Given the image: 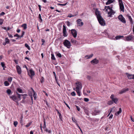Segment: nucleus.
Wrapping results in <instances>:
<instances>
[{"instance_id":"7c9ffc66","label":"nucleus","mask_w":134,"mask_h":134,"mask_svg":"<svg viewBox=\"0 0 134 134\" xmlns=\"http://www.w3.org/2000/svg\"><path fill=\"white\" fill-rule=\"evenodd\" d=\"M25 47L27 48L29 50H30V47L29 46V45L27 44H25Z\"/></svg>"},{"instance_id":"5fc2aeb1","label":"nucleus","mask_w":134,"mask_h":134,"mask_svg":"<svg viewBox=\"0 0 134 134\" xmlns=\"http://www.w3.org/2000/svg\"><path fill=\"white\" fill-rule=\"evenodd\" d=\"M84 100L86 102H88L89 101V99L88 98H84Z\"/></svg>"},{"instance_id":"f3484780","label":"nucleus","mask_w":134,"mask_h":134,"mask_svg":"<svg viewBox=\"0 0 134 134\" xmlns=\"http://www.w3.org/2000/svg\"><path fill=\"white\" fill-rule=\"evenodd\" d=\"M129 90V89L128 88H123L119 92V93L122 94L124 93H125L126 91H128Z\"/></svg>"},{"instance_id":"9d476101","label":"nucleus","mask_w":134,"mask_h":134,"mask_svg":"<svg viewBox=\"0 0 134 134\" xmlns=\"http://www.w3.org/2000/svg\"><path fill=\"white\" fill-rule=\"evenodd\" d=\"M81 21L82 20L80 19H79L76 20V22L78 26H82L83 25V23Z\"/></svg>"},{"instance_id":"39448f33","label":"nucleus","mask_w":134,"mask_h":134,"mask_svg":"<svg viewBox=\"0 0 134 134\" xmlns=\"http://www.w3.org/2000/svg\"><path fill=\"white\" fill-rule=\"evenodd\" d=\"M28 75L30 77L31 79H32L33 76L35 75V73L32 69H30L28 72Z\"/></svg>"},{"instance_id":"0eeeda50","label":"nucleus","mask_w":134,"mask_h":134,"mask_svg":"<svg viewBox=\"0 0 134 134\" xmlns=\"http://www.w3.org/2000/svg\"><path fill=\"white\" fill-rule=\"evenodd\" d=\"M9 98L13 100L15 102L17 103H18V100L17 97L15 95H13L10 96Z\"/></svg>"},{"instance_id":"3c124183","label":"nucleus","mask_w":134,"mask_h":134,"mask_svg":"<svg viewBox=\"0 0 134 134\" xmlns=\"http://www.w3.org/2000/svg\"><path fill=\"white\" fill-rule=\"evenodd\" d=\"M44 79L43 77H42L41 79L40 80V82L41 83H43L44 81Z\"/></svg>"},{"instance_id":"0e129e2a","label":"nucleus","mask_w":134,"mask_h":134,"mask_svg":"<svg viewBox=\"0 0 134 134\" xmlns=\"http://www.w3.org/2000/svg\"><path fill=\"white\" fill-rule=\"evenodd\" d=\"M59 118L61 120H62V116L61 114L59 115Z\"/></svg>"},{"instance_id":"a211bd4d","label":"nucleus","mask_w":134,"mask_h":134,"mask_svg":"<svg viewBox=\"0 0 134 134\" xmlns=\"http://www.w3.org/2000/svg\"><path fill=\"white\" fill-rule=\"evenodd\" d=\"M126 16L128 18L129 20H130V23L132 25L133 24V22L132 19L131 18V16H130L129 15L127 14L126 15Z\"/></svg>"},{"instance_id":"a18cd8bd","label":"nucleus","mask_w":134,"mask_h":134,"mask_svg":"<svg viewBox=\"0 0 134 134\" xmlns=\"http://www.w3.org/2000/svg\"><path fill=\"white\" fill-rule=\"evenodd\" d=\"M72 121L75 122V123H76L77 122V121H76V120L75 118H74V117H72Z\"/></svg>"},{"instance_id":"2f4dec72","label":"nucleus","mask_w":134,"mask_h":134,"mask_svg":"<svg viewBox=\"0 0 134 134\" xmlns=\"http://www.w3.org/2000/svg\"><path fill=\"white\" fill-rule=\"evenodd\" d=\"M32 122H31L28 123L26 125H25V126L27 127H29L31 125Z\"/></svg>"},{"instance_id":"473e14b6","label":"nucleus","mask_w":134,"mask_h":134,"mask_svg":"<svg viewBox=\"0 0 134 134\" xmlns=\"http://www.w3.org/2000/svg\"><path fill=\"white\" fill-rule=\"evenodd\" d=\"M9 83L7 81H5L4 82V85L5 86H7L9 85Z\"/></svg>"},{"instance_id":"6ab92c4d","label":"nucleus","mask_w":134,"mask_h":134,"mask_svg":"<svg viewBox=\"0 0 134 134\" xmlns=\"http://www.w3.org/2000/svg\"><path fill=\"white\" fill-rule=\"evenodd\" d=\"M100 111L98 110L95 109L94 111L92 113V114L93 115H96L97 114L99 113Z\"/></svg>"},{"instance_id":"09e8293b","label":"nucleus","mask_w":134,"mask_h":134,"mask_svg":"<svg viewBox=\"0 0 134 134\" xmlns=\"http://www.w3.org/2000/svg\"><path fill=\"white\" fill-rule=\"evenodd\" d=\"M87 78L88 80H90L91 79V77L89 75H87Z\"/></svg>"},{"instance_id":"1a4fd4ad","label":"nucleus","mask_w":134,"mask_h":134,"mask_svg":"<svg viewBox=\"0 0 134 134\" xmlns=\"http://www.w3.org/2000/svg\"><path fill=\"white\" fill-rule=\"evenodd\" d=\"M71 33L74 38H76L77 37V31L74 29H72L71 30Z\"/></svg>"},{"instance_id":"8fccbe9b","label":"nucleus","mask_w":134,"mask_h":134,"mask_svg":"<svg viewBox=\"0 0 134 134\" xmlns=\"http://www.w3.org/2000/svg\"><path fill=\"white\" fill-rule=\"evenodd\" d=\"M71 94L72 96H75L76 95V93L74 91L72 92L71 93Z\"/></svg>"},{"instance_id":"58836bf2","label":"nucleus","mask_w":134,"mask_h":134,"mask_svg":"<svg viewBox=\"0 0 134 134\" xmlns=\"http://www.w3.org/2000/svg\"><path fill=\"white\" fill-rule=\"evenodd\" d=\"M5 42L7 43H9V40L8 38H6L5 39Z\"/></svg>"},{"instance_id":"423d86ee","label":"nucleus","mask_w":134,"mask_h":134,"mask_svg":"<svg viewBox=\"0 0 134 134\" xmlns=\"http://www.w3.org/2000/svg\"><path fill=\"white\" fill-rule=\"evenodd\" d=\"M118 18L123 23H126V20L125 18L123 17L122 15L121 14L119 15Z\"/></svg>"},{"instance_id":"c03bdc74","label":"nucleus","mask_w":134,"mask_h":134,"mask_svg":"<svg viewBox=\"0 0 134 134\" xmlns=\"http://www.w3.org/2000/svg\"><path fill=\"white\" fill-rule=\"evenodd\" d=\"M18 122L17 121L14 122V125L15 127H16L18 125Z\"/></svg>"},{"instance_id":"f03ea898","label":"nucleus","mask_w":134,"mask_h":134,"mask_svg":"<svg viewBox=\"0 0 134 134\" xmlns=\"http://www.w3.org/2000/svg\"><path fill=\"white\" fill-rule=\"evenodd\" d=\"M63 43L64 46L68 48H70L71 44L68 40H65Z\"/></svg>"},{"instance_id":"aec40b11","label":"nucleus","mask_w":134,"mask_h":134,"mask_svg":"<svg viewBox=\"0 0 134 134\" xmlns=\"http://www.w3.org/2000/svg\"><path fill=\"white\" fill-rule=\"evenodd\" d=\"M114 0H108L105 4L107 5L112 3L114 2Z\"/></svg>"},{"instance_id":"052dcab7","label":"nucleus","mask_w":134,"mask_h":134,"mask_svg":"<svg viewBox=\"0 0 134 134\" xmlns=\"http://www.w3.org/2000/svg\"><path fill=\"white\" fill-rule=\"evenodd\" d=\"M8 34L10 38H12L13 37V36L12 35H11L10 34H9L8 33Z\"/></svg>"},{"instance_id":"4d7b16f0","label":"nucleus","mask_w":134,"mask_h":134,"mask_svg":"<svg viewBox=\"0 0 134 134\" xmlns=\"http://www.w3.org/2000/svg\"><path fill=\"white\" fill-rule=\"evenodd\" d=\"M24 34H25V32L24 31H23V32H22V34L21 35V36H20V37H23L24 35Z\"/></svg>"},{"instance_id":"5701e85b","label":"nucleus","mask_w":134,"mask_h":134,"mask_svg":"<svg viewBox=\"0 0 134 134\" xmlns=\"http://www.w3.org/2000/svg\"><path fill=\"white\" fill-rule=\"evenodd\" d=\"M6 92L8 95H10L11 94L12 92L10 89H8L6 91Z\"/></svg>"},{"instance_id":"680f3d73","label":"nucleus","mask_w":134,"mask_h":134,"mask_svg":"<svg viewBox=\"0 0 134 134\" xmlns=\"http://www.w3.org/2000/svg\"><path fill=\"white\" fill-rule=\"evenodd\" d=\"M85 111L86 113V114H87V115H88V111L87 110L85 109Z\"/></svg>"},{"instance_id":"338daca9","label":"nucleus","mask_w":134,"mask_h":134,"mask_svg":"<svg viewBox=\"0 0 134 134\" xmlns=\"http://www.w3.org/2000/svg\"><path fill=\"white\" fill-rule=\"evenodd\" d=\"M53 73L54 75V76L55 77V78H56V74H55V72L54 71H53Z\"/></svg>"},{"instance_id":"ddd939ff","label":"nucleus","mask_w":134,"mask_h":134,"mask_svg":"<svg viewBox=\"0 0 134 134\" xmlns=\"http://www.w3.org/2000/svg\"><path fill=\"white\" fill-rule=\"evenodd\" d=\"M125 41H129L131 40L133 38L132 35H129L125 37Z\"/></svg>"},{"instance_id":"412c9836","label":"nucleus","mask_w":134,"mask_h":134,"mask_svg":"<svg viewBox=\"0 0 134 134\" xmlns=\"http://www.w3.org/2000/svg\"><path fill=\"white\" fill-rule=\"evenodd\" d=\"M17 94H18V97H17V98H18V99H19V100H20L21 99V98H20V97H21V96H24V95H25V94H20L18 93H17Z\"/></svg>"},{"instance_id":"de8ad7c7","label":"nucleus","mask_w":134,"mask_h":134,"mask_svg":"<svg viewBox=\"0 0 134 134\" xmlns=\"http://www.w3.org/2000/svg\"><path fill=\"white\" fill-rule=\"evenodd\" d=\"M17 91L19 93H22V90H21L19 88H17Z\"/></svg>"},{"instance_id":"6e6552de","label":"nucleus","mask_w":134,"mask_h":134,"mask_svg":"<svg viewBox=\"0 0 134 134\" xmlns=\"http://www.w3.org/2000/svg\"><path fill=\"white\" fill-rule=\"evenodd\" d=\"M110 98L112 100L113 102H114L115 104H116L117 103V102L118 101V99L114 97V94H112L110 97Z\"/></svg>"},{"instance_id":"2eb2a0df","label":"nucleus","mask_w":134,"mask_h":134,"mask_svg":"<svg viewBox=\"0 0 134 134\" xmlns=\"http://www.w3.org/2000/svg\"><path fill=\"white\" fill-rule=\"evenodd\" d=\"M126 74L127 75V77L129 79H134V74H130L128 73H127Z\"/></svg>"},{"instance_id":"f704fd0d","label":"nucleus","mask_w":134,"mask_h":134,"mask_svg":"<svg viewBox=\"0 0 134 134\" xmlns=\"http://www.w3.org/2000/svg\"><path fill=\"white\" fill-rule=\"evenodd\" d=\"M38 18L40 19V21L41 22L42 21V19L41 18V14H39L38 16Z\"/></svg>"},{"instance_id":"864d4df0","label":"nucleus","mask_w":134,"mask_h":134,"mask_svg":"<svg viewBox=\"0 0 134 134\" xmlns=\"http://www.w3.org/2000/svg\"><path fill=\"white\" fill-rule=\"evenodd\" d=\"M57 55L59 58H61L62 57V55L61 54L59 53H58L57 54Z\"/></svg>"},{"instance_id":"c85d7f7f","label":"nucleus","mask_w":134,"mask_h":134,"mask_svg":"<svg viewBox=\"0 0 134 134\" xmlns=\"http://www.w3.org/2000/svg\"><path fill=\"white\" fill-rule=\"evenodd\" d=\"M33 91L34 92L33 97L36 100V94L35 92L33 90Z\"/></svg>"},{"instance_id":"13d9d810","label":"nucleus","mask_w":134,"mask_h":134,"mask_svg":"<svg viewBox=\"0 0 134 134\" xmlns=\"http://www.w3.org/2000/svg\"><path fill=\"white\" fill-rule=\"evenodd\" d=\"M76 107L78 111H80V108L77 105H76Z\"/></svg>"},{"instance_id":"b1692460","label":"nucleus","mask_w":134,"mask_h":134,"mask_svg":"<svg viewBox=\"0 0 134 134\" xmlns=\"http://www.w3.org/2000/svg\"><path fill=\"white\" fill-rule=\"evenodd\" d=\"M107 8V9H106V11L107 12H108V10L109 9V10H110V9H111V8H110L109 6H105V9H106Z\"/></svg>"},{"instance_id":"c756f323","label":"nucleus","mask_w":134,"mask_h":134,"mask_svg":"<svg viewBox=\"0 0 134 134\" xmlns=\"http://www.w3.org/2000/svg\"><path fill=\"white\" fill-rule=\"evenodd\" d=\"M44 130L46 132H48L49 133H51V130H49L47 128H46Z\"/></svg>"},{"instance_id":"ea45409f","label":"nucleus","mask_w":134,"mask_h":134,"mask_svg":"<svg viewBox=\"0 0 134 134\" xmlns=\"http://www.w3.org/2000/svg\"><path fill=\"white\" fill-rule=\"evenodd\" d=\"M14 37H17V38L16 39V40H18V38H19V37H20V36L18 34H16L15 35H14Z\"/></svg>"},{"instance_id":"4be33fe9","label":"nucleus","mask_w":134,"mask_h":134,"mask_svg":"<svg viewBox=\"0 0 134 134\" xmlns=\"http://www.w3.org/2000/svg\"><path fill=\"white\" fill-rule=\"evenodd\" d=\"M21 27H23L24 29L25 30L27 29V24H22L21 26Z\"/></svg>"},{"instance_id":"393cba45","label":"nucleus","mask_w":134,"mask_h":134,"mask_svg":"<svg viewBox=\"0 0 134 134\" xmlns=\"http://www.w3.org/2000/svg\"><path fill=\"white\" fill-rule=\"evenodd\" d=\"M124 36H117L115 37V38L116 40H118L120 39L121 37H123Z\"/></svg>"},{"instance_id":"69168bd1","label":"nucleus","mask_w":134,"mask_h":134,"mask_svg":"<svg viewBox=\"0 0 134 134\" xmlns=\"http://www.w3.org/2000/svg\"><path fill=\"white\" fill-rule=\"evenodd\" d=\"M64 103L66 105V106L69 108H70L68 105L65 102V101H64Z\"/></svg>"},{"instance_id":"dca6fc26","label":"nucleus","mask_w":134,"mask_h":134,"mask_svg":"<svg viewBox=\"0 0 134 134\" xmlns=\"http://www.w3.org/2000/svg\"><path fill=\"white\" fill-rule=\"evenodd\" d=\"M91 63L92 64L94 63V64H97L99 62V61L98 60H97L96 58H95L91 61Z\"/></svg>"},{"instance_id":"a19ab883","label":"nucleus","mask_w":134,"mask_h":134,"mask_svg":"<svg viewBox=\"0 0 134 134\" xmlns=\"http://www.w3.org/2000/svg\"><path fill=\"white\" fill-rule=\"evenodd\" d=\"M67 3H65V4H60V3H58L57 4V5H59L65 6V5H66Z\"/></svg>"},{"instance_id":"49530a36","label":"nucleus","mask_w":134,"mask_h":134,"mask_svg":"<svg viewBox=\"0 0 134 134\" xmlns=\"http://www.w3.org/2000/svg\"><path fill=\"white\" fill-rule=\"evenodd\" d=\"M76 92L77 93L78 95L79 96H80V90H79L78 91H77V90H76Z\"/></svg>"},{"instance_id":"f257e3e1","label":"nucleus","mask_w":134,"mask_h":134,"mask_svg":"<svg viewBox=\"0 0 134 134\" xmlns=\"http://www.w3.org/2000/svg\"><path fill=\"white\" fill-rule=\"evenodd\" d=\"M95 14L99 24L102 26H104L105 24V21L101 16L100 12L97 8L95 10Z\"/></svg>"},{"instance_id":"37998d69","label":"nucleus","mask_w":134,"mask_h":134,"mask_svg":"<svg viewBox=\"0 0 134 134\" xmlns=\"http://www.w3.org/2000/svg\"><path fill=\"white\" fill-rule=\"evenodd\" d=\"M71 42L74 43V44H75L76 43V40H74L73 39H71Z\"/></svg>"},{"instance_id":"4c0bfd02","label":"nucleus","mask_w":134,"mask_h":134,"mask_svg":"<svg viewBox=\"0 0 134 134\" xmlns=\"http://www.w3.org/2000/svg\"><path fill=\"white\" fill-rule=\"evenodd\" d=\"M12 80V77H10L8 78V81L9 82H11Z\"/></svg>"},{"instance_id":"603ef678","label":"nucleus","mask_w":134,"mask_h":134,"mask_svg":"<svg viewBox=\"0 0 134 134\" xmlns=\"http://www.w3.org/2000/svg\"><path fill=\"white\" fill-rule=\"evenodd\" d=\"M3 20L1 19H0V25H2L3 23Z\"/></svg>"},{"instance_id":"79ce46f5","label":"nucleus","mask_w":134,"mask_h":134,"mask_svg":"<svg viewBox=\"0 0 134 134\" xmlns=\"http://www.w3.org/2000/svg\"><path fill=\"white\" fill-rule=\"evenodd\" d=\"M93 55V54H91L90 55H88V57L87 58V59H88L91 58Z\"/></svg>"},{"instance_id":"72a5a7b5","label":"nucleus","mask_w":134,"mask_h":134,"mask_svg":"<svg viewBox=\"0 0 134 134\" xmlns=\"http://www.w3.org/2000/svg\"><path fill=\"white\" fill-rule=\"evenodd\" d=\"M113 102L112 100H110L107 103L109 105H111L113 104Z\"/></svg>"},{"instance_id":"bf43d9fd","label":"nucleus","mask_w":134,"mask_h":134,"mask_svg":"<svg viewBox=\"0 0 134 134\" xmlns=\"http://www.w3.org/2000/svg\"><path fill=\"white\" fill-rule=\"evenodd\" d=\"M46 122H45L44 123V125L43 126V128L44 130L46 128Z\"/></svg>"},{"instance_id":"7ed1b4c3","label":"nucleus","mask_w":134,"mask_h":134,"mask_svg":"<svg viewBox=\"0 0 134 134\" xmlns=\"http://www.w3.org/2000/svg\"><path fill=\"white\" fill-rule=\"evenodd\" d=\"M120 8L121 11L124 12V6L122 0H118Z\"/></svg>"},{"instance_id":"774afa93","label":"nucleus","mask_w":134,"mask_h":134,"mask_svg":"<svg viewBox=\"0 0 134 134\" xmlns=\"http://www.w3.org/2000/svg\"><path fill=\"white\" fill-rule=\"evenodd\" d=\"M113 115L112 114H111V115L109 117V119H111L112 118V117H113Z\"/></svg>"},{"instance_id":"f8f14e48","label":"nucleus","mask_w":134,"mask_h":134,"mask_svg":"<svg viewBox=\"0 0 134 134\" xmlns=\"http://www.w3.org/2000/svg\"><path fill=\"white\" fill-rule=\"evenodd\" d=\"M108 15H109L108 16L111 17L112 14H114L115 13L114 12L112 9V8L110 9L109 11L107 12Z\"/></svg>"},{"instance_id":"bb28decb","label":"nucleus","mask_w":134,"mask_h":134,"mask_svg":"<svg viewBox=\"0 0 134 134\" xmlns=\"http://www.w3.org/2000/svg\"><path fill=\"white\" fill-rule=\"evenodd\" d=\"M78 15V13H77V14H75L74 15H72L71 14H70V15H69L68 16V17H69V18H71V17H72L76 16V15Z\"/></svg>"},{"instance_id":"e433bc0d","label":"nucleus","mask_w":134,"mask_h":134,"mask_svg":"<svg viewBox=\"0 0 134 134\" xmlns=\"http://www.w3.org/2000/svg\"><path fill=\"white\" fill-rule=\"evenodd\" d=\"M66 23L67 25L68 26H69L70 25L72 24L70 23V22L69 21H67V22H66Z\"/></svg>"},{"instance_id":"a878e982","label":"nucleus","mask_w":134,"mask_h":134,"mask_svg":"<svg viewBox=\"0 0 134 134\" xmlns=\"http://www.w3.org/2000/svg\"><path fill=\"white\" fill-rule=\"evenodd\" d=\"M122 112V110L121 109V108H119V110L118 111L117 113H116V114L118 115H119L120 113Z\"/></svg>"},{"instance_id":"9b49d317","label":"nucleus","mask_w":134,"mask_h":134,"mask_svg":"<svg viewBox=\"0 0 134 134\" xmlns=\"http://www.w3.org/2000/svg\"><path fill=\"white\" fill-rule=\"evenodd\" d=\"M63 36L64 37H66L67 36V34H66V27L64 25L63 26Z\"/></svg>"},{"instance_id":"4468645a","label":"nucleus","mask_w":134,"mask_h":134,"mask_svg":"<svg viewBox=\"0 0 134 134\" xmlns=\"http://www.w3.org/2000/svg\"><path fill=\"white\" fill-rule=\"evenodd\" d=\"M16 69L17 71L19 74H21V71L20 67L19 65L16 66Z\"/></svg>"},{"instance_id":"20e7f679","label":"nucleus","mask_w":134,"mask_h":134,"mask_svg":"<svg viewBox=\"0 0 134 134\" xmlns=\"http://www.w3.org/2000/svg\"><path fill=\"white\" fill-rule=\"evenodd\" d=\"M76 90L78 91V90H80V88L81 89L82 88V85L80 82H76Z\"/></svg>"},{"instance_id":"e2e57ef3","label":"nucleus","mask_w":134,"mask_h":134,"mask_svg":"<svg viewBox=\"0 0 134 134\" xmlns=\"http://www.w3.org/2000/svg\"><path fill=\"white\" fill-rule=\"evenodd\" d=\"M5 14V13L3 12H1V13L0 14V15H4Z\"/></svg>"},{"instance_id":"c9c22d12","label":"nucleus","mask_w":134,"mask_h":134,"mask_svg":"<svg viewBox=\"0 0 134 134\" xmlns=\"http://www.w3.org/2000/svg\"><path fill=\"white\" fill-rule=\"evenodd\" d=\"M51 59L52 60H55V58L54 56V55L53 54H51Z\"/></svg>"},{"instance_id":"6e6d98bb","label":"nucleus","mask_w":134,"mask_h":134,"mask_svg":"<svg viewBox=\"0 0 134 134\" xmlns=\"http://www.w3.org/2000/svg\"><path fill=\"white\" fill-rule=\"evenodd\" d=\"M24 34H25V32L24 31H23V32H22V34L21 35V36H20V37H23L24 35Z\"/></svg>"},{"instance_id":"cd10ccee","label":"nucleus","mask_w":134,"mask_h":134,"mask_svg":"<svg viewBox=\"0 0 134 134\" xmlns=\"http://www.w3.org/2000/svg\"><path fill=\"white\" fill-rule=\"evenodd\" d=\"M1 64L2 67L3 68V69L4 70V68H6V66H5V64L4 62H2L1 63Z\"/></svg>"}]
</instances>
